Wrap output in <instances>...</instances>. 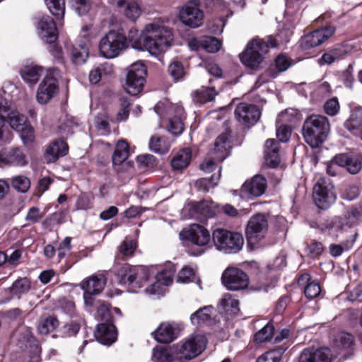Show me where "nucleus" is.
Returning a JSON list of instances; mask_svg holds the SVG:
<instances>
[{"label": "nucleus", "mask_w": 362, "mask_h": 362, "mask_svg": "<svg viewBox=\"0 0 362 362\" xmlns=\"http://www.w3.org/2000/svg\"><path fill=\"white\" fill-rule=\"evenodd\" d=\"M229 138L230 136L227 132L223 133L217 137L213 149L216 160L221 162L230 154L231 146Z\"/></svg>", "instance_id": "nucleus-22"}, {"label": "nucleus", "mask_w": 362, "mask_h": 362, "mask_svg": "<svg viewBox=\"0 0 362 362\" xmlns=\"http://www.w3.org/2000/svg\"><path fill=\"white\" fill-rule=\"evenodd\" d=\"M78 123L73 117L66 118L59 127V131L63 134L68 136L73 134V129L77 127Z\"/></svg>", "instance_id": "nucleus-54"}, {"label": "nucleus", "mask_w": 362, "mask_h": 362, "mask_svg": "<svg viewBox=\"0 0 362 362\" xmlns=\"http://www.w3.org/2000/svg\"><path fill=\"white\" fill-rule=\"evenodd\" d=\"M274 331V326L271 324H267L255 334L254 339L257 343L270 341L273 336Z\"/></svg>", "instance_id": "nucleus-46"}, {"label": "nucleus", "mask_w": 362, "mask_h": 362, "mask_svg": "<svg viewBox=\"0 0 362 362\" xmlns=\"http://www.w3.org/2000/svg\"><path fill=\"white\" fill-rule=\"evenodd\" d=\"M340 106L337 98H333L328 100L324 105V109L325 112L330 116L336 115L339 110Z\"/></svg>", "instance_id": "nucleus-56"}, {"label": "nucleus", "mask_w": 362, "mask_h": 362, "mask_svg": "<svg viewBox=\"0 0 362 362\" xmlns=\"http://www.w3.org/2000/svg\"><path fill=\"white\" fill-rule=\"evenodd\" d=\"M191 151L189 148H184L175 156L171 160V165L175 170H182L189 165L191 159Z\"/></svg>", "instance_id": "nucleus-34"}, {"label": "nucleus", "mask_w": 362, "mask_h": 362, "mask_svg": "<svg viewBox=\"0 0 362 362\" xmlns=\"http://www.w3.org/2000/svg\"><path fill=\"white\" fill-rule=\"evenodd\" d=\"M11 185L18 192L25 193L30 187V180L24 175H16L11 178Z\"/></svg>", "instance_id": "nucleus-36"}, {"label": "nucleus", "mask_w": 362, "mask_h": 362, "mask_svg": "<svg viewBox=\"0 0 362 362\" xmlns=\"http://www.w3.org/2000/svg\"><path fill=\"white\" fill-rule=\"evenodd\" d=\"M50 13L57 18H62L65 12L64 0H45Z\"/></svg>", "instance_id": "nucleus-37"}, {"label": "nucleus", "mask_w": 362, "mask_h": 362, "mask_svg": "<svg viewBox=\"0 0 362 362\" xmlns=\"http://www.w3.org/2000/svg\"><path fill=\"white\" fill-rule=\"evenodd\" d=\"M239 300L230 293H226L222 296L219 305L230 315H235L239 313Z\"/></svg>", "instance_id": "nucleus-30"}, {"label": "nucleus", "mask_w": 362, "mask_h": 362, "mask_svg": "<svg viewBox=\"0 0 362 362\" xmlns=\"http://www.w3.org/2000/svg\"><path fill=\"white\" fill-rule=\"evenodd\" d=\"M341 53L337 49H333L328 52L325 53L320 60L323 62V63L327 64H331L336 59L340 58Z\"/></svg>", "instance_id": "nucleus-63"}, {"label": "nucleus", "mask_w": 362, "mask_h": 362, "mask_svg": "<svg viewBox=\"0 0 362 362\" xmlns=\"http://www.w3.org/2000/svg\"><path fill=\"white\" fill-rule=\"evenodd\" d=\"M70 55L74 64H82L88 57V48L84 42L75 44L71 47Z\"/></svg>", "instance_id": "nucleus-32"}, {"label": "nucleus", "mask_w": 362, "mask_h": 362, "mask_svg": "<svg viewBox=\"0 0 362 362\" xmlns=\"http://www.w3.org/2000/svg\"><path fill=\"white\" fill-rule=\"evenodd\" d=\"M146 69L143 63L132 64L127 69L124 89L132 95H137L143 90Z\"/></svg>", "instance_id": "nucleus-8"}, {"label": "nucleus", "mask_w": 362, "mask_h": 362, "mask_svg": "<svg viewBox=\"0 0 362 362\" xmlns=\"http://www.w3.org/2000/svg\"><path fill=\"white\" fill-rule=\"evenodd\" d=\"M334 186L328 179L321 177L313 188V199L318 208L326 209L335 202Z\"/></svg>", "instance_id": "nucleus-10"}, {"label": "nucleus", "mask_w": 362, "mask_h": 362, "mask_svg": "<svg viewBox=\"0 0 362 362\" xmlns=\"http://www.w3.org/2000/svg\"><path fill=\"white\" fill-rule=\"evenodd\" d=\"M30 281L27 278H22L15 281L11 287L12 295H21L28 293L30 289Z\"/></svg>", "instance_id": "nucleus-40"}, {"label": "nucleus", "mask_w": 362, "mask_h": 362, "mask_svg": "<svg viewBox=\"0 0 362 362\" xmlns=\"http://www.w3.org/2000/svg\"><path fill=\"white\" fill-rule=\"evenodd\" d=\"M148 269L144 266H132L125 264L121 267L117 276L120 284H135L138 287H141L143 284L148 279Z\"/></svg>", "instance_id": "nucleus-9"}, {"label": "nucleus", "mask_w": 362, "mask_h": 362, "mask_svg": "<svg viewBox=\"0 0 362 362\" xmlns=\"http://www.w3.org/2000/svg\"><path fill=\"white\" fill-rule=\"evenodd\" d=\"M235 115L240 122L255 124L260 117V111L255 105L241 103L235 108Z\"/></svg>", "instance_id": "nucleus-19"}, {"label": "nucleus", "mask_w": 362, "mask_h": 362, "mask_svg": "<svg viewBox=\"0 0 362 362\" xmlns=\"http://www.w3.org/2000/svg\"><path fill=\"white\" fill-rule=\"evenodd\" d=\"M153 359L156 362H172L173 356L168 349L155 348L153 351Z\"/></svg>", "instance_id": "nucleus-48"}, {"label": "nucleus", "mask_w": 362, "mask_h": 362, "mask_svg": "<svg viewBox=\"0 0 362 362\" xmlns=\"http://www.w3.org/2000/svg\"><path fill=\"white\" fill-rule=\"evenodd\" d=\"M268 226V218L265 214H257L249 219L245 228V235L251 247H256L264 238Z\"/></svg>", "instance_id": "nucleus-7"}, {"label": "nucleus", "mask_w": 362, "mask_h": 362, "mask_svg": "<svg viewBox=\"0 0 362 362\" xmlns=\"http://www.w3.org/2000/svg\"><path fill=\"white\" fill-rule=\"evenodd\" d=\"M194 275V269L190 267L185 266L178 274L177 281L181 283H188L192 281Z\"/></svg>", "instance_id": "nucleus-57"}, {"label": "nucleus", "mask_w": 362, "mask_h": 362, "mask_svg": "<svg viewBox=\"0 0 362 362\" xmlns=\"http://www.w3.org/2000/svg\"><path fill=\"white\" fill-rule=\"evenodd\" d=\"M204 17V12L195 1L187 2L180 8L179 12L180 21L192 28H196L202 25Z\"/></svg>", "instance_id": "nucleus-12"}, {"label": "nucleus", "mask_w": 362, "mask_h": 362, "mask_svg": "<svg viewBox=\"0 0 362 362\" xmlns=\"http://www.w3.org/2000/svg\"><path fill=\"white\" fill-rule=\"evenodd\" d=\"M95 126L96 129L103 132H108L109 129V119L106 113H99L95 118Z\"/></svg>", "instance_id": "nucleus-51"}, {"label": "nucleus", "mask_w": 362, "mask_h": 362, "mask_svg": "<svg viewBox=\"0 0 362 362\" xmlns=\"http://www.w3.org/2000/svg\"><path fill=\"white\" fill-rule=\"evenodd\" d=\"M323 249L321 243L313 242L307 246L306 251L311 257H317L322 254Z\"/></svg>", "instance_id": "nucleus-62"}, {"label": "nucleus", "mask_w": 362, "mask_h": 362, "mask_svg": "<svg viewBox=\"0 0 362 362\" xmlns=\"http://www.w3.org/2000/svg\"><path fill=\"white\" fill-rule=\"evenodd\" d=\"M8 122L11 127L17 132L27 123V117L18 111H11L8 115Z\"/></svg>", "instance_id": "nucleus-42"}, {"label": "nucleus", "mask_w": 362, "mask_h": 362, "mask_svg": "<svg viewBox=\"0 0 362 362\" xmlns=\"http://www.w3.org/2000/svg\"><path fill=\"white\" fill-rule=\"evenodd\" d=\"M211 308L210 306H206L193 313L190 317L192 323L199 325L207 322L211 317Z\"/></svg>", "instance_id": "nucleus-41"}, {"label": "nucleus", "mask_w": 362, "mask_h": 362, "mask_svg": "<svg viewBox=\"0 0 362 362\" xmlns=\"http://www.w3.org/2000/svg\"><path fill=\"white\" fill-rule=\"evenodd\" d=\"M136 247V243L132 240L125 238L119 247V252L126 257H132Z\"/></svg>", "instance_id": "nucleus-49"}, {"label": "nucleus", "mask_w": 362, "mask_h": 362, "mask_svg": "<svg viewBox=\"0 0 362 362\" xmlns=\"http://www.w3.org/2000/svg\"><path fill=\"white\" fill-rule=\"evenodd\" d=\"M265 159L267 164L271 168H276L280 163L279 153V146L274 139H269L265 143Z\"/></svg>", "instance_id": "nucleus-27"}, {"label": "nucleus", "mask_w": 362, "mask_h": 362, "mask_svg": "<svg viewBox=\"0 0 362 362\" xmlns=\"http://www.w3.org/2000/svg\"><path fill=\"white\" fill-rule=\"evenodd\" d=\"M320 286L316 281H312L308 284L304 288L305 295L308 299L316 298L320 295Z\"/></svg>", "instance_id": "nucleus-53"}, {"label": "nucleus", "mask_w": 362, "mask_h": 362, "mask_svg": "<svg viewBox=\"0 0 362 362\" xmlns=\"http://www.w3.org/2000/svg\"><path fill=\"white\" fill-rule=\"evenodd\" d=\"M281 359L280 351L272 350L260 356L256 362H279Z\"/></svg>", "instance_id": "nucleus-52"}, {"label": "nucleus", "mask_w": 362, "mask_h": 362, "mask_svg": "<svg viewBox=\"0 0 362 362\" xmlns=\"http://www.w3.org/2000/svg\"><path fill=\"white\" fill-rule=\"evenodd\" d=\"M277 46V40L272 35L267 37V42L259 37L253 38L240 54V59L245 66L257 69L264 60L269 47L274 48Z\"/></svg>", "instance_id": "nucleus-2"}, {"label": "nucleus", "mask_w": 362, "mask_h": 362, "mask_svg": "<svg viewBox=\"0 0 362 362\" xmlns=\"http://www.w3.org/2000/svg\"><path fill=\"white\" fill-rule=\"evenodd\" d=\"M119 106L120 109L117 112L115 117V120L117 122L125 121L128 118L131 103L127 98H121L119 100Z\"/></svg>", "instance_id": "nucleus-47"}, {"label": "nucleus", "mask_w": 362, "mask_h": 362, "mask_svg": "<svg viewBox=\"0 0 362 362\" xmlns=\"http://www.w3.org/2000/svg\"><path fill=\"white\" fill-rule=\"evenodd\" d=\"M91 200L90 197L86 194L80 195L76 201V207L78 210H86L90 208Z\"/></svg>", "instance_id": "nucleus-64"}, {"label": "nucleus", "mask_w": 362, "mask_h": 362, "mask_svg": "<svg viewBox=\"0 0 362 362\" xmlns=\"http://www.w3.org/2000/svg\"><path fill=\"white\" fill-rule=\"evenodd\" d=\"M217 92L214 88L202 87L192 94L193 101L196 103H205L213 100Z\"/></svg>", "instance_id": "nucleus-33"}, {"label": "nucleus", "mask_w": 362, "mask_h": 362, "mask_svg": "<svg viewBox=\"0 0 362 362\" xmlns=\"http://www.w3.org/2000/svg\"><path fill=\"white\" fill-rule=\"evenodd\" d=\"M68 145L62 139L54 141L47 148L45 160L47 163L55 162L59 157L65 156L68 152Z\"/></svg>", "instance_id": "nucleus-25"}, {"label": "nucleus", "mask_w": 362, "mask_h": 362, "mask_svg": "<svg viewBox=\"0 0 362 362\" xmlns=\"http://www.w3.org/2000/svg\"><path fill=\"white\" fill-rule=\"evenodd\" d=\"M334 341L339 349L348 350L354 344V337L349 333L341 332L338 333Z\"/></svg>", "instance_id": "nucleus-43"}, {"label": "nucleus", "mask_w": 362, "mask_h": 362, "mask_svg": "<svg viewBox=\"0 0 362 362\" xmlns=\"http://www.w3.org/2000/svg\"><path fill=\"white\" fill-rule=\"evenodd\" d=\"M43 68L37 65L25 66L21 70L22 78L30 86L35 85L43 75Z\"/></svg>", "instance_id": "nucleus-28"}, {"label": "nucleus", "mask_w": 362, "mask_h": 362, "mask_svg": "<svg viewBox=\"0 0 362 362\" xmlns=\"http://www.w3.org/2000/svg\"><path fill=\"white\" fill-rule=\"evenodd\" d=\"M106 279L103 274L93 275L81 284V288L84 291L83 298H90V296L100 293L104 288Z\"/></svg>", "instance_id": "nucleus-20"}, {"label": "nucleus", "mask_w": 362, "mask_h": 362, "mask_svg": "<svg viewBox=\"0 0 362 362\" xmlns=\"http://www.w3.org/2000/svg\"><path fill=\"white\" fill-rule=\"evenodd\" d=\"M221 177L220 172L217 175H213L210 179L201 178L196 181L195 187L199 191L204 192H208L211 187H214L217 185V182Z\"/></svg>", "instance_id": "nucleus-39"}, {"label": "nucleus", "mask_w": 362, "mask_h": 362, "mask_svg": "<svg viewBox=\"0 0 362 362\" xmlns=\"http://www.w3.org/2000/svg\"><path fill=\"white\" fill-rule=\"evenodd\" d=\"M73 6L80 16L87 14L90 8V4L88 0H73Z\"/></svg>", "instance_id": "nucleus-58"}, {"label": "nucleus", "mask_w": 362, "mask_h": 362, "mask_svg": "<svg viewBox=\"0 0 362 362\" xmlns=\"http://www.w3.org/2000/svg\"><path fill=\"white\" fill-rule=\"evenodd\" d=\"M174 42L173 30L160 21L146 24L138 41L133 42L134 48L146 50L152 55H158L169 49Z\"/></svg>", "instance_id": "nucleus-1"}, {"label": "nucleus", "mask_w": 362, "mask_h": 362, "mask_svg": "<svg viewBox=\"0 0 362 362\" xmlns=\"http://www.w3.org/2000/svg\"><path fill=\"white\" fill-rule=\"evenodd\" d=\"M222 284L229 291H237L247 288L250 280L247 274L235 267H228L221 276Z\"/></svg>", "instance_id": "nucleus-11"}, {"label": "nucleus", "mask_w": 362, "mask_h": 362, "mask_svg": "<svg viewBox=\"0 0 362 362\" xmlns=\"http://www.w3.org/2000/svg\"><path fill=\"white\" fill-rule=\"evenodd\" d=\"M71 238L69 237H66L63 241L60 243L58 247V259L60 261L63 259L66 253L69 252L71 249Z\"/></svg>", "instance_id": "nucleus-61"}, {"label": "nucleus", "mask_w": 362, "mask_h": 362, "mask_svg": "<svg viewBox=\"0 0 362 362\" xmlns=\"http://www.w3.org/2000/svg\"><path fill=\"white\" fill-rule=\"evenodd\" d=\"M175 270H164L157 274V280L162 286H168L173 282Z\"/></svg>", "instance_id": "nucleus-59"}, {"label": "nucleus", "mask_w": 362, "mask_h": 362, "mask_svg": "<svg viewBox=\"0 0 362 362\" xmlns=\"http://www.w3.org/2000/svg\"><path fill=\"white\" fill-rule=\"evenodd\" d=\"M290 120L288 111L286 110L284 112H281L276 118V136L279 141L286 142L289 140L291 134V128L285 124H281L287 122Z\"/></svg>", "instance_id": "nucleus-26"}, {"label": "nucleus", "mask_w": 362, "mask_h": 362, "mask_svg": "<svg viewBox=\"0 0 362 362\" xmlns=\"http://www.w3.org/2000/svg\"><path fill=\"white\" fill-rule=\"evenodd\" d=\"M37 32L40 38L47 43H53L57 38V27L54 20L48 15H38L35 18Z\"/></svg>", "instance_id": "nucleus-14"}, {"label": "nucleus", "mask_w": 362, "mask_h": 362, "mask_svg": "<svg viewBox=\"0 0 362 362\" xmlns=\"http://www.w3.org/2000/svg\"><path fill=\"white\" fill-rule=\"evenodd\" d=\"M298 362H331L330 350L326 348L305 349L300 355Z\"/></svg>", "instance_id": "nucleus-23"}, {"label": "nucleus", "mask_w": 362, "mask_h": 362, "mask_svg": "<svg viewBox=\"0 0 362 362\" xmlns=\"http://www.w3.org/2000/svg\"><path fill=\"white\" fill-rule=\"evenodd\" d=\"M212 238L218 250L226 253H235L242 248L244 239L240 233L218 228L214 230Z\"/></svg>", "instance_id": "nucleus-5"}, {"label": "nucleus", "mask_w": 362, "mask_h": 362, "mask_svg": "<svg viewBox=\"0 0 362 362\" xmlns=\"http://www.w3.org/2000/svg\"><path fill=\"white\" fill-rule=\"evenodd\" d=\"M202 48L209 53L218 52L221 47V42L214 37L205 36L201 39Z\"/></svg>", "instance_id": "nucleus-45"}, {"label": "nucleus", "mask_w": 362, "mask_h": 362, "mask_svg": "<svg viewBox=\"0 0 362 362\" xmlns=\"http://www.w3.org/2000/svg\"><path fill=\"white\" fill-rule=\"evenodd\" d=\"M58 91L59 85L54 73H47L38 87L37 100L40 104H46Z\"/></svg>", "instance_id": "nucleus-15"}, {"label": "nucleus", "mask_w": 362, "mask_h": 362, "mask_svg": "<svg viewBox=\"0 0 362 362\" xmlns=\"http://www.w3.org/2000/svg\"><path fill=\"white\" fill-rule=\"evenodd\" d=\"M206 342V339L204 335L189 337L180 346L178 353L182 358L190 360L204 350Z\"/></svg>", "instance_id": "nucleus-13"}, {"label": "nucleus", "mask_w": 362, "mask_h": 362, "mask_svg": "<svg viewBox=\"0 0 362 362\" xmlns=\"http://www.w3.org/2000/svg\"><path fill=\"white\" fill-rule=\"evenodd\" d=\"M334 32L335 28L332 26L316 30L305 35L301 40L300 45L303 49H310L319 46L332 36Z\"/></svg>", "instance_id": "nucleus-17"}, {"label": "nucleus", "mask_w": 362, "mask_h": 362, "mask_svg": "<svg viewBox=\"0 0 362 362\" xmlns=\"http://www.w3.org/2000/svg\"><path fill=\"white\" fill-rule=\"evenodd\" d=\"M80 329L79 324L76 322L67 323L62 327L60 330L63 337H70L75 336Z\"/></svg>", "instance_id": "nucleus-55"}, {"label": "nucleus", "mask_w": 362, "mask_h": 362, "mask_svg": "<svg viewBox=\"0 0 362 362\" xmlns=\"http://www.w3.org/2000/svg\"><path fill=\"white\" fill-rule=\"evenodd\" d=\"M127 46V38L123 34L110 31L100 40L99 51L105 58L112 59L119 56Z\"/></svg>", "instance_id": "nucleus-6"}, {"label": "nucleus", "mask_w": 362, "mask_h": 362, "mask_svg": "<svg viewBox=\"0 0 362 362\" xmlns=\"http://www.w3.org/2000/svg\"><path fill=\"white\" fill-rule=\"evenodd\" d=\"M154 110L160 117H169L168 129L172 134L179 135L183 132L185 111L182 105L172 104L168 100L160 101Z\"/></svg>", "instance_id": "nucleus-4"}, {"label": "nucleus", "mask_w": 362, "mask_h": 362, "mask_svg": "<svg viewBox=\"0 0 362 362\" xmlns=\"http://www.w3.org/2000/svg\"><path fill=\"white\" fill-rule=\"evenodd\" d=\"M17 132L20 133L21 138L24 144L27 145L34 141V129L30 124L26 123L23 126L22 129H19Z\"/></svg>", "instance_id": "nucleus-50"}, {"label": "nucleus", "mask_w": 362, "mask_h": 362, "mask_svg": "<svg viewBox=\"0 0 362 362\" xmlns=\"http://www.w3.org/2000/svg\"><path fill=\"white\" fill-rule=\"evenodd\" d=\"M59 326V321L52 316H49L39 322L37 325L38 333L41 335H47Z\"/></svg>", "instance_id": "nucleus-35"}, {"label": "nucleus", "mask_w": 362, "mask_h": 362, "mask_svg": "<svg viewBox=\"0 0 362 362\" xmlns=\"http://www.w3.org/2000/svg\"><path fill=\"white\" fill-rule=\"evenodd\" d=\"M267 187L265 177L261 175H255L250 180L246 181L242 186V192L250 197L262 196Z\"/></svg>", "instance_id": "nucleus-21"}, {"label": "nucleus", "mask_w": 362, "mask_h": 362, "mask_svg": "<svg viewBox=\"0 0 362 362\" xmlns=\"http://www.w3.org/2000/svg\"><path fill=\"white\" fill-rule=\"evenodd\" d=\"M129 156V147L124 140L119 141L115 146L114 153L112 157L114 165H120L125 163Z\"/></svg>", "instance_id": "nucleus-31"}, {"label": "nucleus", "mask_w": 362, "mask_h": 362, "mask_svg": "<svg viewBox=\"0 0 362 362\" xmlns=\"http://www.w3.org/2000/svg\"><path fill=\"white\" fill-rule=\"evenodd\" d=\"M150 149L157 153H165L168 151L169 145L163 138L153 136L149 141Z\"/></svg>", "instance_id": "nucleus-38"}, {"label": "nucleus", "mask_w": 362, "mask_h": 362, "mask_svg": "<svg viewBox=\"0 0 362 362\" xmlns=\"http://www.w3.org/2000/svg\"><path fill=\"white\" fill-rule=\"evenodd\" d=\"M180 327L175 322H165L151 333L153 338L160 343H170L177 338Z\"/></svg>", "instance_id": "nucleus-18"}, {"label": "nucleus", "mask_w": 362, "mask_h": 362, "mask_svg": "<svg viewBox=\"0 0 362 362\" xmlns=\"http://www.w3.org/2000/svg\"><path fill=\"white\" fill-rule=\"evenodd\" d=\"M141 12V8L136 2H130L125 9L126 16L133 21L140 16Z\"/></svg>", "instance_id": "nucleus-60"}, {"label": "nucleus", "mask_w": 362, "mask_h": 362, "mask_svg": "<svg viewBox=\"0 0 362 362\" xmlns=\"http://www.w3.org/2000/svg\"><path fill=\"white\" fill-rule=\"evenodd\" d=\"M184 239L198 246L206 245L210 241L209 231L199 224H192L180 233Z\"/></svg>", "instance_id": "nucleus-16"}, {"label": "nucleus", "mask_w": 362, "mask_h": 362, "mask_svg": "<svg viewBox=\"0 0 362 362\" xmlns=\"http://www.w3.org/2000/svg\"><path fill=\"white\" fill-rule=\"evenodd\" d=\"M6 165L23 167L27 165L25 154L18 148H12L5 153Z\"/></svg>", "instance_id": "nucleus-29"}, {"label": "nucleus", "mask_w": 362, "mask_h": 362, "mask_svg": "<svg viewBox=\"0 0 362 362\" xmlns=\"http://www.w3.org/2000/svg\"><path fill=\"white\" fill-rule=\"evenodd\" d=\"M168 73L175 81L183 79L186 71L182 64L178 61H174L168 66Z\"/></svg>", "instance_id": "nucleus-44"}, {"label": "nucleus", "mask_w": 362, "mask_h": 362, "mask_svg": "<svg viewBox=\"0 0 362 362\" xmlns=\"http://www.w3.org/2000/svg\"><path fill=\"white\" fill-rule=\"evenodd\" d=\"M95 336L102 344L110 345L117 339L116 328L110 323L100 324L97 327Z\"/></svg>", "instance_id": "nucleus-24"}, {"label": "nucleus", "mask_w": 362, "mask_h": 362, "mask_svg": "<svg viewBox=\"0 0 362 362\" xmlns=\"http://www.w3.org/2000/svg\"><path fill=\"white\" fill-rule=\"evenodd\" d=\"M330 132L328 119L323 115H313L304 122L302 129L305 141L312 148L320 147Z\"/></svg>", "instance_id": "nucleus-3"}]
</instances>
